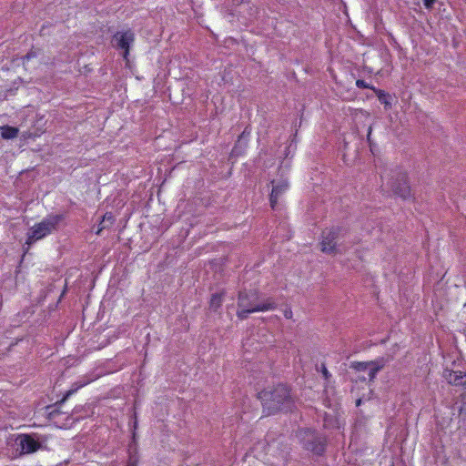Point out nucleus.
<instances>
[{"label":"nucleus","mask_w":466,"mask_h":466,"mask_svg":"<svg viewBox=\"0 0 466 466\" xmlns=\"http://www.w3.org/2000/svg\"><path fill=\"white\" fill-rule=\"evenodd\" d=\"M303 447L317 455H321L325 451V439L316 431L311 429H302L298 432Z\"/></svg>","instance_id":"nucleus-4"},{"label":"nucleus","mask_w":466,"mask_h":466,"mask_svg":"<svg viewBox=\"0 0 466 466\" xmlns=\"http://www.w3.org/2000/svg\"><path fill=\"white\" fill-rule=\"evenodd\" d=\"M372 90L376 93L380 103L384 104L385 106H389L390 104L389 101L390 96L388 94L380 89L372 88Z\"/></svg>","instance_id":"nucleus-15"},{"label":"nucleus","mask_w":466,"mask_h":466,"mask_svg":"<svg viewBox=\"0 0 466 466\" xmlns=\"http://www.w3.org/2000/svg\"><path fill=\"white\" fill-rule=\"evenodd\" d=\"M466 373L463 371H454L451 370H445L443 372V377L446 379L448 383L455 386H463L466 385V380H464Z\"/></svg>","instance_id":"nucleus-11"},{"label":"nucleus","mask_w":466,"mask_h":466,"mask_svg":"<svg viewBox=\"0 0 466 466\" xmlns=\"http://www.w3.org/2000/svg\"><path fill=\"white\" fill-rule=\"evenodd\" d=\"M134 41L135 35L131 30H127L125 32H116L113 35L112 39L113 46L124 51L123 56L125 59H127L130 46L134 43Z\"/></svg>","instance_id":"nucleus-10"},{"label":"nucleus","mask_w":466,"mask_h":466,"mask_svg":"<svg viewBox=\"0 0 466 466\" xmlns=\"http://www.w3.org/2000/svg\"><path fill=\"white\" fill-rule=\"evenodd\" d=\"M346 230L337 227L326 229L322 232V240L320 242L321 250L325 253H336L338 240L344 237Z\"/></svg>","instance_id":"nucleus-7"},{"label":"nucleus","mask_w":466,"mask_h":466,"mask_svg":"<svg viewBox=\"0 0 466 466\" xmlns=\"http://www.w3.org/2000/svg\"><path fill=\"white\" fill-rule=\"evenodd\" d=\"M1 137L4 139H12L17 137L19 129L15 127L3 126L0 127Z\"/></svg>","instance_id":"nucleus-14"},{"label":"nucleus","mask_w":466,"mask_h":466,"mask_svg":"<svg viewBox=\"0 0 466 466\" xmlns=\"http://www.w3.org/2000/svg\"><path fill=\"white\" fill-rule=\"evenodd\" d=\"M320 371H321V373H322V375H323L325 380H329L331 377V374L328 370V369L325 366V364L321 365Z\"/></svg>","instance_id":"nucleus-18"},{"label":"nucleus","mask_w":466,"mask_h":466,"mask_svg":"<svg viewBox=\"0 0 466 466\" xmlns=\"http://www.w3.org/2000/svg\"><path fill=\"white\" fill-rule=\"evenodd\" d=\"M138 460L134 456H130L127 466H137Z\"/></svg>","instance_id":"nucleus-21"},{"label":"nucleus","mask_w":466,"mask_h":466,"mask_svg":"<svg viewBox=\"0 0 466 466\" xmlns=\"http://www.w3.org/2000/svg\"><path fill=\"white\" fill-rule=\"evenodd\" d=\"M114 222H115V218H114L113 214L110 212L106 213L102 217L95 233L96 235H100L104 229L109 228L110 227H112Z\"/></svg>","instance_id":"nucleus-12"},{"label":"nucleus","mask_w":466,"mask_h":466,"mask_svg":"<svg viewBox=\"0 0 466 466\" xmlns=\"http://www.w3.org/2000/svg\"><path fill=\"white\" fill-rule=\"evenodd\" d=\"M224 296V291L212 294L209 301L210 309L214 311H217L222 305Z\"/></svg>","instance_id":"nucleus-13"},{"label":"nucleus","mask_w":466,"mask_h":466,"mask_svg":"<svg viewBox=\"0 0 466 466\" xmlns=\"http://www.w3.org/2000/svg\"><path fill=\"white\" fill-rule=\"evenodd\" d=\"M388 185L392 193L396 196L406 198L407 190V173L404 167L393 168L390 172Z\"/></svg>","instance_id":"nucleus-5"},{"label":"nucleus","mask_w":466,"mask_h":466,"mask_svg":"<svg viewBox=\"0 0 466 466\" xmlns=\"http://www.w3.org/2000/svg\"><path fill=\"white\" fill-rule=\"evenodd\" d=\"M370 135H371V127H369V132H368V136H367L368 137L367 139L370 143V147H371L372 144H371Z\"/></svg>","instance_id":"nucleus-23"},{"label":"nucleus","mask_w":466,"mask_h":466,"mask_svg":"<svg viewBox=\"0 0 466 466\" xmlns=\"http://www.w3.org/2000/svg\"><path fill=\"white\" fill-rule=\"evenodd\" d=\"M65 219L63 214H51L46 216L41 222L30 228L26 243H32L44 238L58 229L59 224Z\"/></svg>","instance_id":"nucleus-3"},{"label":"nucleus","mask_w":466,"mask_h":466,"mask_svg":"<svg viewBox=\"0 0 466 466\" xmlns=\"http://www.w3.org/2000/svg\"><path fill=\"white\" fill-rule=\"evenodd\" d=\"M438 0H423V5L426 9L431 10Z\"/></svg>","instance_id":"nucleus-19"},{"label":"nucleus","mask_w":466,"mask_h":466,"mask_svg":"<svg viewBox=\"0 0 466 466\" xmlns=\"http://www.w3.org/2000/svg\"><path fill=\"white\" fill-rule=\"evenodd\" d=\"M284 317L289 319H291L292 318V310L290 309H286L284 310Z\"/></svg>","instance_id":"nucleus-22"},{"label":"nucleus","mask_w":466,"mask_h":466,"mask_svg":"<svg viewBox=\"0 0 466 466\" xmlns=\"http://www.w3.org/2000/svg\"><path fill=\"white\" fill-rule=\"evenodd\" d=\"M244 135H245V131H244V132H242V135L239 137V139H240L241 137H243V136H244Z\"/></svg>","instance_id":"nucleus-25"},{"label":"nucleus","mask_w":466,"mask_h":466,"mask_svg":"<svg viewBox=\"0 0 466 466\" xmlns=\"http://www.w3.org/2000/svg\"><path fill=\"white\" fill-rule=\"evenodd\" d=\"M37 56V52L35 50H30L25 56L22 57L23 65L25 66L32 58Z\"/></svg>","instance_id":"nucleus-16"},{"label":"nucleus","mask_w":466,"mask_h":466,"mask_svg":"<svg viewBox=\"0 0 466 466\" xmlns=\"http://www.w3.org/2000/svg\"><path fill=\"white\" fill-rule=\"evenodd\" d=\"M390 361L389 358L380 357L371 361H354L351 362L350 368L356 371H368L369 380H373L377 373L380 371Z\"/></svg>","instance_id":"nucleus-6"},{"label":"nucleus","mask_w":466,"mask_h":466,"mask_svg":"<svg viewBox=\"0 0 466 466\" xmlns=\"http://www.w3.org/2000/svg\"><path fill=\"white\" fill-rule=\"evenodd\" d=\"M83 385H84V384H81V385L77 386L76 389L69 390L66 393V395H65V397H64L63 400H66V399H67L69 396H71L73 393H75V392H76L79 388H81Z\"/></svg>","instance_id":"nucleus-20"},{"label":"nucleus","mask_w":466,"mask_h":466,"mask_svg":"<svg viewBox=\"0 0 466 466\" xmlns=\"http://www.w3.org/2000/svg\"><path fill=\"white\" fill-rule=\"evenodd\" d=\"M356 86L359 87V88H370L372 89L373 87L370 86L368 83H366L365 80L363 79H358L356 81Z\"/></svg>","instance_id":"nucleus-17"},{"label":"nucleus","mask_w":466,"mask_h":466,"mask_svg":"<svg viewBox=\"0 0 466 466\" xmlns=\"http://www.w3.org/2000/svg\"><path fill=\"white\" fill-rule=\"evenodd\" d=\"M360 403H361V400H360V399L357 400V401H356V406H360Z\"/></svg>","instance_id":"nucleus-24"},{"label":"nucleus","mask_w":466,"mask_h":466,"mask_svg":"<svg viewBox=\"0 0 466 466\" xmlns=\"http://www.w3.org/2000/svg\"><path fill=\"white\" fill-rule=\"evenodd\" d=\"M277 308L271 297L261 298L258 289H243L238 292L237 317L243 320L254 312H265Z\"/></svg>","instance_id":"nucleus-1"},{"label":"nucleus","mask_w":466,"mask_h":466,"mask_svg":"<svg viewBox=\"0 0 466 466\" xmlns=\"http://www.w3.org/2000/svg\"><path fill=\"white\" fill-rule=\"evenodd\" d=\"M272 190L269 195V203L272 209H276L281 197L289 190V183L287 177L271 180Z\"/></svg>","instance_id":"nucleus-8"},{"label":"nucleus","mask_w":466,"mask_h":466,"mask_svg":"<svg viewBox=\"0 0 466 466\" xmlns=\"http://www.w3.org/2000/svg\"><path fill=\"white\" fill-rule=\"evenodd\" d=\"M261 400L264 411L271 415L279 411L290 410L293 406V400L289 389L284 384H279L272 389H267L258 393Z\"/></svg>","instance_id":"nucleus-2"},{"label":"nucleus","mask_w":466,"mask_h":466,"mask_svg":"<svg viewBox=\"0 0 466 466\" xmlns=\"http://www.w3.org/2000/svg\"><path fill=\"white\" fill-rule=\"evenodd\" d=\"M15 442L20 449L21 455L34 453L41 448L39 441L31 434L17 435Z\"/></svg>","instance_id":"nucleus-9"}]
</instances>
